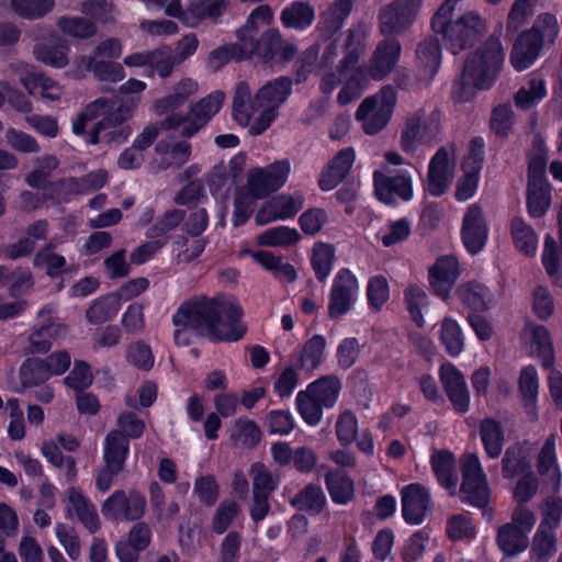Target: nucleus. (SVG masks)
I'll list each match as a JSON object with an SVG mask.
<instances>
[{"label": "nucleus", "instance_id": "f257e3e1", "mask_svg": "<svg viewBox=\"0 0 562 562\" xmlns=\"http://www.w3.org/2000/svg\"><path fill=\"white\" fill-rule=\"evenodd\" d=\"M243 311L234 299L205 296L183 302L172 316L177 327L173 334L178 346L190 344L189 329L217 340L237 341L246 333L241 323Z\"/></svg>", "mask_w": 562, "mask_h": 562}, {"label": "nucleus", "instance_id": "f03ea898", "mask_svg": "<svg viewBox=\"0 0 562 562\" xmlns=\"http://www.w3.org/2000/svg\"><path fill=\"white\" fill-rule=\"evenodd\" d=\"M292 92V80L280 77L268 81L255 95L246 81L236 85L233 98V116L249 134L257 136L268 130L279 115V108Z\"/></svg>", "mask_w": 562, "mask_h": 562}, {"label": "nucleus", "instance_id": "7ed1b4c3", "mask_svg": "<svg viewBox=\"0 0 562 562\" xmlns=\"http://www.w3.org/2000/svg\"><path fill=\"white\" fill-rule=\"evenodd\" d=\"M138 105V97L124 99L117 105L114 100L98 98L78 113L72 122V132L76 135H83L87 124L101 117L90 132L88 143L91 145L102 142L122 144L132 134V127L128 125L122 126V124L133 117Z\"/></svg>", "mask_w": 562, "mask_h": 562}, {"label": "nucleus", "instance_id": "20e7f679", "mask_svg": "<svg viewBox=\"0 0 562 562\" xmlns=\"http://www.w3.org/2000/svg\"><path fill=\"white\" fill-rule=\"evenodd\" d=\"M504 50L498 38H490L465 60L463 70L452 88L458 102L470 101L479 90L490 89L495 82L504 61Z\"/></svg>", "mask_w": 562, "mask_h": 562}, {"label": "nucleus", "instance_id": "39448f33", "mask_svg": "<svg viewBox=\"0 0 562 562\" xmlns=\"http://www.w3.org/2000/svg\"><path fill=\"white\" fill-rule=\"evenodd\" d=\"M464 0H445L432 19V29L442 35L447 48L458 54L486 31L485 21L475 12L460 14Z\"/></svg>", "mask_w": 562, "mask_h": 562}, {"label": "nucleus", "instance_id": "423d86ee", "mask_svg": "<svg viewBox=\"0 0 562 562\" xmlns=\"http://www.w3.org/2000/svg\"><path fill=\"white\" fill-rule=\"evenodd\" d=\"M559 24L554 15H539L533 25L521 32L513 44L510 64L517 71L531 67L541 55L542 49L554 43L559 34Z\"/></svg>", "mask_w": 562, "mask_h": 562}, {"label": "nucleus", "instance_id": "0eeeda50", "mask_svg": "<svg viewBox=\"0 0 562 562\" xmlns=\"http://www.w3.org/2000/svg\"><path fill=\"white\" fill-rule=\"evenodd\" d=\"M340 391L341 382L336 375H324L300 391L295 403L303 420L310 426L318 425L323 411L335 406Z\"/></svg>", "mask_w": 562, "mask_h": 562}, {"label": "nucleus", "instance_id": "6e6552de", "mask_svg": "<svg viewBox=\"0 0 562 562\" xmlns=\"http://www.w3.org/2000/svg\"><path fill=\"white\" fill-rule=\"evenodd\" d=\"M546 166V148L541 142H538L529 158L527 192L528 213L533 218L543 216L551 205V186L544 176Z\"/></svg>", "mask_w": 562, "mask_h": 562}, {"label": "nucleus", "instance_id": "1a4fd4ad", "mask_svg": "<svg viewBox=\"0 0 562 562\" xmlns=\"http://www.w3.org/2000/svg\"><path fill=\"white\" fill-rule=\"evenodd\" d=\"M461 498L473 506L483 507L490 498V487L476 454H467L462 463Z\"/></svg>", "mask_w": 562, "mask_h": 562}, {"label": "nucleus", "instance_id": "9d476101", "mask_svg": "<svg viewBox=\"0 0 562 562\" xmlns=\"http://www.w3.org/2000/svg\"><path fill=\"white\" fill-rule=\"evenodd\" d=\"M386 75V53L383 43L376 48L375 54L368 67H358L339 91L337 100L339 104L346 105L356 100L364 89L368 79H383Z\"/></svg>", "mask_w": 562, "mask_h": 562}, {"label": "nucleus", "instance_id": "9b49d317", "mask_svg": "<svg viewBox=\"0 0 562 562\" xmlns=\"http://www.w3.org/2000/svg\"><path fill=\"white\" fill-rule=\"evenodd\" d=\"M289 160L276 161L265 168H254L248 172V190L255 199H262L282 188L290 175Z\"/></svg>", "mask_w": 562, "mask_h": 562}, {"label": "nucleus", "instance_id": "f8f14e48", "mask_svg": "<svg viewBox=\"0 0 562 562\" xmlns=\"http://www.w3.org/2000/svg\"><path fill=\"white\" fill-rule=\"evenodd\" d=\"M457 153L454 146L439 148L428 167L426 190L434 196L443 194L449 188L456 169Z\"/></svg>", "mask_w": 562, "mask_h": 562}, {"label": "nucleus", "instance_id": "ddd939ff", "mask_svg": "<svg viewBox=\"0 0 562 562\" xmlns=\"http://www.w3.org/2000/svg\"><path fill=\"white\" fill-rule=\"evenodd\" d=\"M440 132L439 115L418 111L409 116L402 132L401 144L405 151H414L423 142H431Z\"/></svg>", "mask_w": 562, "mask_h": 562}, {"label": "nucleus", "instance_id": "4468645a", "mask_svg": "<svg viewBox=\"0 0 562 562\" xmlns=\"http://www.w3.org/2000/svg\"><path fill=\"white\" fill-rule=\"evenodd\" d=\"M145 497L137 491H115L102 505V513L111 520L134 521L144 516Z\"/></svg>", "mask_w": 562, "mask_h": 562}, {"label": "nucleus", "instance_id": "2eb2a0df", "mask_svg": "<svg viewBox=\"0 0 562 562\" xmlns=\"http://www.w3.org/2000/svg\"><path fill=\"white\" fill-rule=\"evenodd\" d=\"M359 292L357 277L349 269H341L334 278L328 314L331 318L340 317L348 313L355 304Z\"/></svg>", "mask_w": 562, "mask_h": 562}, {"label": "nucleus", "instance_id": "dca6fc26", "mask_svg": "<svg viewBox=\"0 0 562 562\" xmlns=\"http://www.w3.org/2000/svg\"><path fill=\"white\" fill-rule=\"evenodd\" d=\"M490 228L481 205H469L463 214L461 239L470 255L481 252L488 239Z\"/></svg>", "mask_w": 562, "mask_h": 562}, {"label": "nucleus", "instance_id": "f3484780", "mask_svg": "<svg viewBox=\"0 0 562 562\" xmlns=\"http://www.w3.org/2000/svg\"><path fill=\"white\" fill-rule=\"evenodd\" d=\"M251 56H257L262 64H284L292 60L296 53L297 47L284 41L280 32L271 29L262 33L259 41L254 45Z\"/></svg>", "mask_w": 562, "mask_h": 562}, {"label": "nucleus", "instance_id": "a211bd4d", "mask_svg": "<svg viewBox=\"0 0 562 562\" xmlns=\"http://www.w3.org/2000/svg\"><path fill=\"white\" fill-rule=\"evenodd\" d=\"M439 378L453 409L465 414L470 409L471 397L462 372L452 363H443L439 369Z\"/></svg>", "mask_w": 562, "mask_h": 562}, {"label": "nucleus", "instance_id": "6ab92c4d", "mask_svg": "<svg viewBox=\"0 0 562 562\" xmlns=\"http://www.w3.org/2000/svg\"><path fill=\"white\" fill-rule=\"evenodd\" d=\"M356 119L362 122L367 134L373 135L386 125V91L385 88L373 95L367 97L356 112Z\"/></svg>", "mask_w": 562, "mask_h": 562}, {"label": "nucleus", "instance_id": "aec40b11", "mask_svg": "<svg viewBox=\"0 0 562 562\" xmlns=\"http://www.w3.org/2000/svg\"><path fill=\"white\" fill-rule=\"evenodd\" d=\"M303 204L302 194H280L265 203L257 212L255 220L258 225H266L273 221L291 218L302 210Z\"/></svg>", "mask_w": 562, "mask_h": 562}, {"label": "nucleus", "instance_id": "412c9836", "mask_svg": "<svg viewBox=\"0 0 562 562\" xmlns=\"http://www.w3.org/2000/svg\"><path fill=\"white\" fill-rule=\"evenodd\" d=\"M402 513L409 525H420L430 508L428 490L420 484H409L402 490Z\"/></svg>", "mask_w": 562, "mask_h": 562}, {"label": "nucleus", "instance_id": "4be33fe9", "mask_svg": "<svg viewBox=\"0 0 562 562\" xmlns=\"http://www.w3.org/2000/svg\"><path fill=\"white\" fill-rule=\"evenodd\" d=\"M459 274V262L451 255L439 257L428 270L429 283L442 299L449 297Z\"/></svg>", "mask_w": 562, "mask_h": 562}, {"label": "nucleus", "instance_id": "5701e85b", "mask_svg": "<svg viewBox=\"0 0 562 562\" xmlns=\"http://www.w3.org/2000/svg\"><path fill=\"white\" fill-rule=\"evenodd\" d=\"M154 168L162 171L180 168L191 156V145L188 142L162 138L155 146Z\"/></svg>", "mask_w": 562, "mask_h": 562}, {"label": "nucleus", "instance_id": "b1692460", "mask_svg": "<svg viewBox=\"0 0 562 562\" xmlns=\"http://www.w3.org/2000/svg\"><path fill=\"white\" fill-rule=\"evenodd\" d=\"M151 530L146 522L135 524L125 540L115 546V553L120 562H137L139 553L150 543Z\"/></svg>", "mask_w": 562, "mask_h": 562}, {"label": "nucleus", "instance_id": "393cba45", "mask_svg": "<svg viewBox=\"0 0 562 562\" xmlns=\"http://www.w3.org/2000/svg\"><path fill=\"white\" fill-rule=\"evenodd\" d=\"M481 168L482 154L480 150H472L462 162L463 176L456 186L454 196L458 201L464 202L474 196L479 187Z\"/></svg>", "mask_w": 562, "mask_h": 562}, {"label": "nucleus", "instance_id": "a878e982", "mask_svg": "<svg viewBox=\"0 0 562 562\" xmlns=\"http://www.w3.org/2000/svg\"><path fill=\"white\" fill-rule=\"evenodd\" d=\"M356 154L351 147H347L337 153L330 160L327 168L322 172L319 187L328 191L336 188L348 175L353 162Z\"/></svg>", "mask_w": 562, "mask_h": 562}, {"label": "nucleus", "instance_id": "bb28decb", "mask_svg": "<svg viewBox=\"0 0 562 562\" xmlns=\"http://www.w3.org/2000/svg\"><path fill=\"white\" fill-rule=\"evenodd\" d=\"M67 512L75 513L80 522L91 532L100 529V519L94 505L76 487L66 491Z\"/></svg>", "mask_w": 562, "mask_h": 562}, {"label": "nucleus", "instance_id": "cd10ccee", "mask_svg": "<svg viewBox=\"0 0 562 562\" xmlns=\"http://www.w3.org/2000/svg\"><path fill=\"white\" fill-rule=\"evenodd\" d=\"M353 7V0H335L319 15L317 29L325 36L330 37L337 33L344 25L345 20L350 14Z\"/></svg>", "mask_w": 562, "mask_h": 562}, {"label": "nucleus", "instance_id": "c85d7f7f", "mask_svg": "<svg viewBox=\"0 0 562 562\" xmlns=\"http://www.w3.org/2000/svg\"><path fill=\"white\" fill-rule=\"evenodd\" d=\"M531 448L528 445H516L507 449L503 459V474L514 479L531 474Z\"/></svg>", "mask_w": 562, "mask_h": 562}, {"label": "nucleus", "instance_id": "c756f323", "mask_svg": "<svg viewBox=\"0 0 562 562\" xmlns=\"http://www.w3.org/2000/svg\"><path fill=\"white\" fill-rule=\"evenodd\" d=\"M457 294L460 301L475 312H483L488 310L495 302L494 294L491 290L479 282L462 283Z\"/></svg>", "mask_w": 562, "mask_h": 562}, {"label": "nucleus", "instance_id": "7c9ffc66", "mask_svg": "<svg viewBox=\"0 0 562 562\" xmlns=\"http://www.w3.org/2000/svg\"><path fill=\"white\" fill-rule=\"evenodd\" d=\"M430 461L438 483L450 494H454L457 492L458 477L453 454L446 450L435 451L431 454Z\"/></svg>", "mask_w": 562, "mask_h": 562}, {"label": "nucleus", "instance_id": "2f4dec72", "mask_svg": "<svg viewBox=\"0 0 562 562\" xmlns=\"http://www.w3.org/2000/svg\"><path fill=\"white\" fill-rule=\"evenodd\" d=\"M223 101L224 93L222 91H215L198 102L191 109V114L194 120L190 126L184 128L183 134L191 136L198 132L213 115L218 112Z\"/></svg>", "mask_w": 562, "mask_h": 562}, {"label": "nucleus", "instance_id": "473e14b6", "mask_svg": "<svg viewBox=\"0 0 562 562\" xmlns=\"http://www.w3.org/2000/svg\"><path fill=\"white\" fill-rule=\"evenodd\" d=\"M438 337L446 352L457 358L465 347V335L459 322L452 317H445L439 323Z\"/></svg>", "mask_w": 562, "mask_h": 562}, {"label": "nucleus", "instance_id": "72a5a7b5", "mask_svg": "<svg viewBox=\"0 0 562 562\" xmlns=\"http://www.w3.org/2000/svg\"><path fill=\"white\" fill-rule=\"evenodd\" d=\"M519 393L527 415L537 418V398L539 394V378L535 367L521 369L518 380Z\"/></svg>", "mask_w": 562, "mask_h": 562}, {"label": "nucleus", "instance_id": "f704fd0d", "mask_svg": "<svg viewBox=\"0 0 562 562\" xmlns=\"http://www.w3.org/2000/svg\"><path fill=\"white\" fill-rule=\"evenodd\" d=\"M315 14L308 1H293L282 10L280 20L288 29L303 31L313 24Z\"/></svg>", "mask_w": 562, "mask_h": 562}, {"label": "nucleus", "instance_id": "c9c22d12", "mask_svg": "<svg viewBox=\"0 0 562 562\" xmlns=\"http://www.w3.org/2000/svg\"><path fill=\"white\" fill-rule=\"evenodd\" d=\"M326 495L323 488L315 483L307 484L296 495L289 499L292 507L311 515H318L326 505Z\"/></svg>", "mask_w": 562, "mask_h": 562}, {"label": "nucleus", "instance_id": "e433bc0d", "mask_svg": "<svg viewBox=\"0 0 562 562\" xmlns=\"http://www.w3.org/2000/svg\"><path fill=\"white\" fill-rule=\"evenodd\" d=\"M510 235L515 248L522 255L532 257L538 249V235L522 218L515 217L510 223Z\"/></svg>", "mask_w": 562, "mask_h": 562}, {"label": "nucleus", "instance_id": "4c0bfd02", "mask_svg": "<svg viewBox=\"0 0 562 562\" xmlns=\"http://www.w3.org/2000/svg\"><path fill=\"white\" fill-rule=\"evenodd\" d=\"M538 472L547 483L557 487L561 480V472L555 457V438L549 437L541 448L538 457Z\"/></svg>", "mask_w": 562, "mask_h": 562}, {"label": "nucleus", "instance_id": "58836bf2", "mask_svg": "<svg viewBox=\"0 0 562 562\" xmlns=\"http://www.w3.org/2000/svg\"><path fill=\"white\" fill-rule=\"evenodd\" d=\"M68 328L64 324L49 323L35 329L29 338L31 351L45 353L53 345V341L67 335Z\"/></svg>", "mask_w": 562, "mask_h": 562}, {"label": "nucleus", "instance_id": "ea45409f", "mask_svg": "<svg viewBox=\"0 0 562 562\" xmlns=\"http://www.w3.org/2000/svg\"><path fill=\"white\" fill-rule=\"evenodd\" d=\"M226 10V0H199L188 5L184 24L196 26L202 20L216 19Z\"/></svg>", "mask_w": 562, "mask_h": 562}, {"label": "nucleus", "instance_id": "a19ab883", "mask_svg": "<svg viewBox=\"0 0 562 562\" xmlns=\"http://www.w3.org/2000/svg\"><path fill=\"white\" fill-rule=\"evenodd\" d=\"M422 3V0H394L389 10V32H401L408 27Z\"/></svg>", "mask_w": 562, "mask_h": 562}, {"label": "nucleus", "instance_id": "79ce46f5", "mask_svg": "<svg viewBox=\"0 0 562 562\" xmlns=\"http://www.w3.org/2000/svg\"><path fill=\"white\" fill-rule=\"evenodd\" d=\"M68 45L60 38L50 43L37 44L34 47V55L37 60L55 68H64L68 64Z\"/></svg>", "mask_w": 562, "mask_h": 562}, {"label": "nucleus", "instance_id": "37998d69", "mask_svg": "<svg viewBox=\"0 0 562 562\" xmlns=\"http://www.w3.org/2000/svg\"><path fill=\"white\" fill-rule=\"evenodd\" d=\"M130 445L126 437L117 430H111L104 440L103 459L106 464L123 468L128 454Z\"/></svg>", "mask_w": 562, "mask_h": 562}, {"label": "nucleus", "instance_id": "c03bdc74", "mask_svg": "<svg viewBox=\"0 0 562 562\" xmlns=\"http://www.w3.org/2000/svg\"><path fill=\"white\" fill-rule=\"evenodd\" d=\"M326 348V339L322 335H314L295 356L297 367L302 370L313 371L318 368L323 361Z\"/></svg>", "mask_w": 562, "mask_h": 562}, {"label": "nucleus", "instance_id": "a18cd8bd", "mask_svg": "<svg viewBox=\"0 0 562 562\" xmlns=\"http://www.w3.org/2000/svg\"><path fill=\"white\" fill-rule=\"evenodd\" d=\"M23 391L44 384L50 376L44 360L38 358L26 359L19 371Z\"/></svg>", "mask_w": 562, "mask_h": 562}, {"label": "nucleus", "instance_id": "49530a36", "mask_svg": "<svg viewBox=\"0 0 562 562\" xmlns=\"http://www.w3.org/2000/svg\"><path fill=\"white\" fill-rule=\"evenodd\" d=\"M184 123V117L179 114H170L160 123L147 124L143 131L135 137L133 145L142 151L149 148L158 137L161 130L177 128Z\"/></svg>", "mask_w": 562, "mask_h": 562}, {"label": "nucleus", "instance_id": "de8ad7c7", "mask_svg": "<svg viewBox=\"0 0 562 562\" xmlns=\"http://www.w3.org/2000/svg\"><path fill=\"white\" fill-rule=\"evenodd\" d=\"M325 482L333 502L345 505L355 495V485L351 479L340 471H330L326 474Z\"/></svg>", "mask_w": 562, "mask_h": 562}, {"label": "nucleus", "instance_id": "09e8293b", "mask_svg": "<svg viewBox=\"0 0 562 562\" xmlns=\"http://www.w3.org/2000/svg\"><path fill=\"white\" fill-rule=\"evenodd\" d=\"M34 169L26 175L25 182L34 189H46L50 175L59 166V160L54 155H43L34 161Z\"/></svg>", "mask_w": 562, "mask_h": 562}, {"label": "nucleus", "instance_id": "8fccbe9b", "mask_svg": "<svg viewBox=\"0 0 562 562\" xmlns=\"http://www.w3.org/2000/svg\"><path fill=\"white\" fill-rule=\"evenodd\" d=\"M481 440L491 459L498 458L503 450L504 435L498 422L485 418L480 426Z\"/></svg>", "mask_w": 562, "mask_h": 562}, {"label": "nucleus", "instance_id": "3c124183", "mask_svg": "<svg viewBox=\"0 0 562 562\" xmlns=\"http://www.w3.org/2000/svg\"><path fill=\"white\" fill-rule=\"evenodd\" d=\"M243 164L241 158L235 157L227 165L221 162L214 166L209 175V186L214 190H220L229 181L237 182L243 171Z\"/></svg>", "mask_w": 562, "mask_h": 562}, {"label": "nucleus", "instance_id": "603ef678", "mask_svg": "<svg viewBox=\"0 0 562 562\" xmlns=\"http://www.w3.org/2000/svg\"><path fill=\"white\" fill-rule=\"evenodd\" d=\"M520 342L530 353H546L551 350L549 333L542 325L527 324L521 333Z\"/></svg>", "mask_w": 562, "mask_h": 562}, {"label": "nucleus", "instance_id": "864d4df0", "mask_svg": "<svg viewBox=\"0 0 562 562\" xmlns=\"http://www.w3.org/2000/svg\"><path fill=\"white\" fill-rule=\"evenodd\" d=\"M57 26L64 34L80 40L90 38L98 32L97 23L85 16H60Z\"/></svg>", "mask_w": 562, "mask_h": 562}, {"label": "nucleus", "instance_id": "5fc2aeb1", "mask_svg": "<svg viewBox=\"0 0 562 562\" xmlns=\"http://www.w3.org/2000/svg\"><path fill=\"white\" fill-rule=\"evenodd\" d=\"M547 95L544 79L539 76L531 77L515 94L516 105L522 110L530 109Z\"/></svg>", "mask_w": 562, "mask_h": 562}, {"label": "nucleus", "instance_id": "6e6d98bb", "mask_svg": "<svg viewBox=\"0 0 562 562\" xmlns=\"http://www.w3.org/2000/svg\"><path fill=\"white\" fill-rule=\"evenodd\" d=\"M231 439L237 447L254 448L261 439V431L254 420L238 418L231 430Z\"/></svg>", "mask_w": 562, "mask_h": 562}, {"label": "nucleus", "instance_id": "4d7b16f0", "mask_svg": "<svg viewBox=\"0 0 562 562\" xmlns=\"http://www.w3.org/2000/svg\"><path fill=\"white\" fill-rule=\"evenodd\" d=\"M417 60L424 75L431 79L437 72L441 60V50L438 41L426 40L420 43L417 49Z\"/></svg>", "mask_w": 562, "mask_h": 562}, {"label": "nucleus", "instance_id": "13d9d810", "mask_svg": "<svg viewBox=\"0 0 562 562\" xmlns=\"http://www.w3.org/2000/svg\"><path fill=\"white\" fill-rule=\"evenodd\" d=\"M10 7L23 19L37 20L53 11L55 0H10Z\"/></svg>", "mask_w": 562, "mask_h": 562}, {"label": "nucleus", "instance_id": "bf43d9fd", "mask_svg": "<svg viewBox=\"0 0 562 562\" xmlns=\"http://www.w3.org/2000/svg\"><path fill=\"white\" fill-rule=\"evenodd\" d=\"M41 451L49 463L65 471L67 481L75 480L77 475L75 459L64 456L57 442L53 440L44 441L41 447Z\"/></svg>", "mask_w": 562, "mask_h": 562}, {"label": "nucleus", "instance_id": "052dcab7", "mask_svg": "<svg viewBox=\"0 0 562 562\" xmlns=\"http://www.w3.org/2000/svg\"><path fill=\"white\" fill-rule=\"evenodd\" d=\"M120 310V299L112 294L93 302L87 310L86 317L91 324H101L113 318Z\"/></svg>", "mask_w": 562, "mask_h": 562}, {"label": "nucleus", "instance_id": "680f3d73", "mask_svg": "<svg viewBox=\"0 0 562 562\" xmlns=\"http://www.w3.org/2000/svg\"><path fill=\"white\" fill-rule=\"evenodd\" d=\"M335 259V248L330 244L318 241L313 247L312 266L316 278L323 282L329 276Z\"/></svg>", "mask_w": 562, "mask_h": 562}, {"label": "nucleus", "instance_id": "e2e57ef3", "mask_svg": "<svg viewBox=\"0 0 562 562\" xmlns=\"http://www.w3.org/2000/svg\"><path fill=\"white\" fill-rule=\"evenodd\" d=\"M497 541L505 554L514 555L527 548L528 536L508 524L499 528Z\"/></svg>", "mask_w": 562, "mask_h": 562}, {"label": "nucleus", "instance_id": "0e129e2a", "mask_svg": "<svg viewBox=\"0 0 562 562\" xmlns=\"http://www.w3.org/2000/svg\"><path fill=\"white\" fill-rule=\"evenodd\" d=\"M300 238V233L295 228L277 226L262 232L257 240L263 246L284 247L296 244Z\"/></svg>", "mask_w": 562, "mask_h": 562}, {"label": "nucleus", "instance_id": "69168bd1", "mask_svg": "<svg viewBox=\"0 0 562 562\" xmlns=\"http://www.w3.org/2000/svg\"><path fill=\"white\" fill-rule=\"evenodd\" d=\"M55 246L53 243L42 247L33 258L34 267L45 268L49 277H57L61 274L66 266L64 256L54 251Z\"/></svg>", "mask_w": 562, "mask_h": 562}, {"label": "nucleus", "instance_id": "338daca9", "mask_svg": "<svg viewBox=\"0 0 562 562\" xmlns=\"http://www.w3.org/2000/svg\"><path fill=\"white\" fill-rule=\"evenodd\" d=\"M251 57V54L243 53V45L234 44L229 46H221L213 49L207 59L206 66L211 71H218L232 59L243 60Z\"/></svg>", "mask_w": 562, "mask_h": 562}, {"label": "nucleus", "instance_id": "774afa93", "mask_svg": "<svg viewBox=\"0 0 562 562\" xmlns=\"http://www.w3.org/2000/svg\"><path fill=\"white\" fill-rule=\"evenodd\" d=\"M252 494L270 495L278 486L279 479L262 463H254L250 468Z\"/></svg>", "mask_w": 562, "mask_h": 562}]
</instances>
